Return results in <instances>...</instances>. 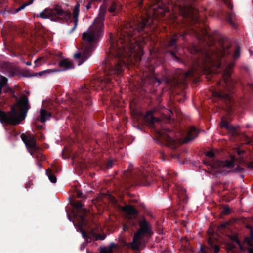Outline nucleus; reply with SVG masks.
<instances>
[{
	"instance_id": "1",
	"label": "nucleus",
	"mask_w": 253,
	"mask_h": 253,
	"mask_svg": "<svg viewBox=\"0 0 253 253\" xmlns=\"http://www.w3.org/2000/svg\"><path fill=\"white\" fill-rule=\"evenodd\" d=\"M150 17L148 15L136 18L133 21L126 23L118 31V39L115 42L113 39L110 41L111 55L102 62V67L105 75L110 76L103 80L100 79L88 80L84 86L79 88L78 95V110L74 112V119L75 125H85V117L82 110L84 105L90 106L92 100L89 95V90H96L97 87H102V84H110L112 76L120 75L123 72L126 66L131 60L130 52H133L131 47V38L137 33L142 35L146 33V29L150 26Z\"/></svg>"
},
{
	"instance_id": "2",
	"label": "nucleus",
	"mask_w": 253,
	"mask_h": 253,
	"mask_svg": "<svg viewBox=\"0 0 253 253\" xmlns=\"http://www.w3.org/2000/svg\"><path fill=\"white\" fill-rule=\"evenodd\" d=\"M231 47L230 43L222 42L219 50L210 52L195 45H193L191 50V53L194 55L193 61L191 70L186 73V77L192 76L194 73L198 72L206 73L210 71L212 66L221 68V59L231 54Z\"/></svg>"
},
{
	"instance_id": "3",
	"label": "nucleus",
	"mask_w": 253,
	"mask_h": 253,
	"mask_svg": "<svg viewBox=\"0 0 253 253\" xmlns=\"http://www.w3.org/2000/svg\"><path fill=\"white\" fill-rule=\"evenodd\" d=\"M122 210L127 215L126 222L123 227L124 231H133L137 228L138 225H139V229L134 233L132 241L130 244L133 250L139 251L142 245L143 238L150 237L153 234L151 226L144 216H139V212L134 206L126 205L122 208Z\"/></svg>"
},
{
	"instance_id": "4",
	"label": "nucleus",
	"mask_w": 253,
	"mask_h": 253,
	"mask_svg": "<svg viewBox=\"0 0 253 253\" xmlns=\"http://www.w3.org/2000/svg\"><path fill=\"white\" fill-rule=\"evenodd\" d=\"M234 64L228 65L222 73L223 84L226 91L219 90L213 93L214 96L225 102L228 109L231 112H239L243 109L248 104L249 100L248 97H241L239 100L235 101L231 95L234 93V89L237 84L231 77V71Z\"/></svg>"
},
{
	"instance_id": "5",
	"label": "nucleus",
	"mask_w": 253,
	"mask_h": 253,
	"mask_svg": "<svg viewBox=\"0 0 253 253\" xmlns=\"http://www.w3.org/2000/svg\"><path fill=\"white\" fill-rule=\"evenodd\" d=\"M105 11H100L98 17L95 19L94 23L91 25L88 30L82 34L83 41L82 47L84 48L83 55L78 52L74 54L76 60H80L78 63L80 65L85 61L91 55L94 50L93 43L103 34L104 21Z\"/></svg>"
},
{
	"instance_id": "6",
	"label": "nucleus",
	"mask_w": 253,
	"mask_h": 253,
	"mask_svg": "<svg viewBox=\"0 0 253 253\" xmlns=\"http://www.w3.org/2000/svg\"><path fill=\"white\" fill-rule=\"evenodd\" d=\"M72 205L76 211L72 212L73 216L67 213L68 219L73 223L77 231L82 233L83 238L88 242V239L91 240V238L84 229L87 225L86 215L88 211L80 200L73 202Z\"/></svg>"
},
{
	"instance_id": "7",
	"label": "nucleus",
	"mask_w": 253,
	"mask_h": 253,
	"mask_svg": "<svg viewBox=\"0 0 253 253\" xmlns=\"http://www.w3.org/2000/svg\"><path fill=\"white\" fill-rule=\"evenodd\" d=\"M37 17L42 19H50L54 21L72 22L71 12L64 10L60 6H56L53 8H46Z\"/></svg>"
},
{
	"instance_id": "8",
	"label": "nucleus",
	"mask_w": 253,
	"mask_h": 253,
	"mask_svg": "<svg viewBox=\"0 0 253 253\" xmlns=\"http://www.w3.org/2000/svg\"><path fill=\"white\" fill-rule=\"evenodd\" d=\"M159 141L163 145L175 149L176 148V140L175 132L169 128H164L162 130L157 131Z\"/></svg>"
},
{
	"instance_id": "9",
	"label": "nucleus",
	"mask_w": 253,
	"mask_h": 253,
	"mask_svg": "<svg viewBox=\"0 0 253 253\" xmlns=\"http://www.w3.org/2000/svg\"><path fill=\"white\" fill-rule=\"evenodd\" d=\"M18 107L19 112H18L16 108L14 106L11 108V110L14 109L15 111V119L17 122L16 125H18L20 122L25 119L28 111L30 108L29 103V100L28 97L25 94H23L20 99L18 100L16 104Z\"/></svg>"
},
{
	"instance_id": "10",
	"label": "nucleus",
	"mask_w": 253,
	"mask_h": 253,
	"mask_svg": "<svg viewBox=\"0 0 253 253\" xmlns=\"http://www.w3.org/2000/svg\"><path fill=\"white\" fill-rule=\"evenodd\" d=\"M178 39L177 34H174L165 44L166 51L169 53L171 58L177 62H180V58L176 55V52L178 50L177 41Z\"/></svg>"
},
{
	"instance_id": "11",
	"label": "nucleus",
	"mask_w": 253,
	"mask_h": 253,
	"mask_svg": "<svg viewBox=\"0 0 253 253\" xmlns=\"http://www.w3.org/2000/svg\"><path fill=\"white\" fill-rule=\"evenodd\" d=\"M130 180L134 182L144 186L150 185L151 182V177L146 175L145 173L136 169L129 172Z\"/></svg>"
},
{
	"instance_id": "12",
	"label": "nucleus",
	"mask_w": 253,
	"mask_h": 253,
	"mask_svg": "<svg viewBox=\"0 0 253 253\" xmlns=\"http://www.w3.org/2000/svg\"><path fill=\"white\" fill-rule=\"evenodd\" d=\"M15 117V111L14 108L8 112H5L0 109V122L1 123L15 126L17 122Z\"/></svg>"
},
{
	"instance_id": "13",
	"label": "nucleus",
	"mask_w": 253,
	"mask_h": 253,
	"mask_svg": "<svg viewBox=\"0 0 253 253\" xmlns=\"http://www.w3.org/2000/svg\"><path fill=\"white\" fill-rule=\"evenodd\" d=\"M206 165H209L212 167L218 169L220 167H227L229 169L232 168L234 167L235 164L232 160H226L221 161L220 160L212 159L209 162L206 163Z\"/></svg>"
},
{
	"instance_id": "14",
	"label": "nucleus",
	"mask_w": 253,
	"mask_h": 253,
	"mask_svg": "<svg viewBox=\"0 0 253 253\" xmlns=\"http://www.w3.org/2000/svg\"><path fill=\"white\" fill-rule=\"evenodd\" d=\"M20 137L27 148H31L34 150L37 149L36 140L34 136L30 135L29 137H27L25 134L23 133L21 135Z\"/></svg>"
},
{
	"instance_id": "15",
	"label": "nucleus",
	"mask_w": 253,
	"mask_h": 253,
	"mask_svg": "<svg viewBox=\"0 0 253 253\" xmlns=\"http://www.w3.org/2000/svg\"><path fill=\"white\" fill-rule=\"evenodd\" d=\"M59 66L61 69H54L55 72H59L61 71H65L70 69H74L75 67L74 64L68 59L61 60L59 62Z\"/></svg>"
},
{
	"instance_id": "16",
	"label": "nucleus",
	"mask_w": 253,
	"mask_h": 253,
	"mask_svg": "<svg viewBox=\"0 0 253 253\" xmlns=\"http://www.w3.org/2000/svg\"><path fill=\"white\" fill-rule=\"evenodd\" d=\"M201 30L196 29L193 27L189 28L188 29H186L183 33L180 34V36L184 40H185V36L186 35H193L197 39H200L202 37V34L201 33Z\"/></svg>"
},
{
	"instance_id": "17",
	"label": "nucleus",
	"mask_w": 253,
	"mask_h": 253,
	"mask_svg": "<svg viewBox=\"0 0 253 253\" xmlns=\"http://www.w3.org/2000/svg\"><path fill=\"white\" fill-rule=\"evenodd\" d=\"M176 5L178 8L180 13L184 17H187L190 16V7L187 4H185L183 1H182L181 3L177 1Z\"/></svg>"
},
{
	"instance_id": "18",
	"label": "nucleus",
	"mask_w": 253,
	"mask_h": 253,
	"mask_svg": "<svg viewBox=\"0 0 253 253\" xmlns=\"http://www.w3.org/2000/svg\"><path fill=\"white\" fill-rule=\"evenodd\" d=\"M164 79L166 83L171 87H176L179 83V81L176 76L167 75L164 77Z\"/></svg>"
},
{
	"instance_id": "19",
	"label": "nucleus",
	"mask_w": 253,
	"mask_h": 253,
	"mask_svg": "<svg viewBox=\"0 0 253 253\" xmlns=\"http://www.w3.org/2000/svg\"><path fill=\"white\" fill-rule=\"evenodd\" d=\"M198 134V131L195 126H192L187 132V136L185 139V142L187 143L195 138Z\"/></svg>"
},
{
	"instance_id": "20",
	"label": "nucleus",
	"mask_w": 253,
	"mask_h": 253,
	"mask_svg": "<svg viewBox=\"0 0 253 253\" xmlns=\"http://www.w3.org/2000/svg\"><path fill=\"white\" fill-rule=\"evenodd\" d=\"M79 5L77 4L75 7L73 11V17H74V25L73 27L70 30L69 33L71 34L72 33L76 28L78 24V16H79Z\"/></svg>"
},
{
	"instance_id": "21",
	"label": "nucleus",
	"mask_w": 253,
	"mask_h": 253,
	"mask_svg": "<svg viewBox=\"0 0 253 253\" xmlns=\"http://www.w3.org/2000/svg\"><path fill=\"white\" fill-rule=\"evenodd\" d=\"M51 116V112L47 111L45 109H41L40 114V121L41 122L43 123L49 120Z\"/></svg>"
},
{
	"instance_id": "22",
	"label": "nucleus",
	"mask_w": 253,
	"mask_h": 253,
	"mask_svg": "<svg viewBox=\"0 0 253 253\" xmlns=\"http://www.w3.org/2000/svg\"><path fill=\"white\" fill-rule=\"evenodd\" d=\"M208 243L209 246V249L211 251H213L214 253H218L219 252V246L215 244L214 241L211 238H209L208 240Z\"/></svg>"
},
{
	"instance_id": "23",
	"label": "nucleus",
	"mask_w": 253,
	"mask_h": 253,
	"mask_svg": "<svg viewBox=\"0 0 253 253\" xmlns=\"http://www.w3.org/2000/svg\"><path fill=\"white\" fill-rule=\"evenodd\" d=\"M220 126L222 128H226L228 131L231 133H235L236 131L235 127L229 124L228 122L225 120H222L220 122Z\"/></svg>"
},
{
	"instance_id": "24",
	"label": "nucleus",
	"mask_w": 253,
	"mask_h": 253,
	"mask_svg": "<svg viewBox=\"0 0 253 253\" xmlns=\"http://www.w3.org/2000/svg\"><path fill=\"white\" fill-rule=\"evenodd\" d=\"M243 243L246 244L249 247L253 246V233H250L249 236L244 238Z\"/></svg>"
},
{
	"instance_id": "25",
	"label": "nucleus",
	"mask_w": 253,
	"mask_h": 253,
	"mask_svg": "<svg viewBox=\"0 0 253 253\" xmlns=\"http://www.w3.org/2000/svg\"><path fill=\"white\" fill-rule=\"evenodd\" d=\"M52 170L50 168L46 170V174L48 177L49 180L53 183H55L57 181L56 177L52 173Z\"/></svg>"
},
{
	"instance_id": "26",
	"label": "nucleus",
	"mask_w": 253,
	"mask_h": 253,
	"mask_svg": "<svg viewBox=\"0 0 253 253\" xmlns=\"http://www.w3.org/2000/svg\"><path fill=\"white\" fill-rule=\"evenodd\" d=\"M232 240L233 242H234L238 245V246H239V247L240 248V250L241 251L244 252V251H246V247H244L242 243L239 240L237 236H234L232 237Z\"/></svg>"
},
{
	"instance_id": "27",
	"label": "nucleus",
	"mask_w": 253,
	"mask_h": 253,
	"mask_svg": "<svg viewBox=\"0 0 253 253\" xmlns=\"http://www.w3.org/2000/svg\"><path fill=\"white\" fill-rule=\"evenodd\" d=\"M234 14L232 11H229L226 13V20L230 24L234 25V23L233 22V18L234 17Z\"/></svg>"
},
{
	"instance_id": "28",
	"label": "nucleus",
	"mask_w": 253,
	"mask_h": 253,
	"mask_svg": "<svg viewBox=\"0 0 253 253\" xmlns=\"http://www.w3.org/2000/svg\"><path fill=\"white\" fill-rule=\"evenodd\" d=\"M19 76L25 77H31L36 76V75L31 74L29 71L27 70H19Z\"/></svg>"
},
{
	"instance_id": "29",
	"label": "nucleus",
	"mask_w": 253,
	"mask_h": 253,
	"mask_svg": "<svg viewBox=\"0 0 253 253\" xmlns=\"http://www.w3.org/2000/svg\"><path fill=\"white\" fill-rule=\"evenodd\" d=\"M240 56V48L238 45H237L234 49L233 57L234 59H238Z\"/></svg>"
},
{
	"instance_id": "30",
	"label": "nucleus",
	"mask_w": 253,
	"mask_h": 253,
	"mask_svg": "<svg viewBox=\"0 0 253 253\" xmlns=\"http://www.w3.org/2000/svg\"><path fill=\"white\" fill-rule=\"evenodd\" d=\"M186 191L183 188H180V190L179 191V196L182 198V196H184L183 198V200L185 202H187V197L185 196Z\"/></svg>"
},
{
	"instance_id": "31",
	"label": "nucleus",
	"mask_w": 253,
	"mask_h": 253,
	"mask_svg": "<svg viewBox=\"0 0 253 253\" xmlns=\"http://www.w3.org/2000/svg\"><path fill=\"white\" fill-rule=\"evenodd\" d=\"M118 6V3L116 1H113L111 3L110 6L108 8V11L111 13L115 12Z\"/></svg>"
},
{
	"instance_id": "32",
	"label": "nucleus",
	"mask_w": 253,
	"mask_h": 253,
	"mask_svg": "<svg viewBox=\"0 0 253 253\" xmlns=\"http://www.w3.org/2000/svg\"><path fill=\"white\" fill-rule=\"evenodd\" d=\"M8 80L7 78L3 76H0V86L4 87L6 86Z\"/></svg>"
},
{
	"instance_id": "33",
	"label": "nucleus",
	"mask_w": 253,
	"mask_h": 253,
	"mask_svg": "<svg viewBox=\"0 0 253 253\" xmlns=\"http://www.w3.org/2000/svg\"><path fill=\"white\" fill-rule=\"evenodd\" d=\"M229 224L230 223L229 222L222 223L217 227V229L219 231L221 232L222 230L226 228Z\"/></svg>"
},
{
	"instance_id": "34",
	"label": "nucleus",
	"mask_w": 253,
	"mask_h": 253,
	"mask_svg": "<svg viewBox=\"0 0 253 253\" xmlns=\"http://www.w3.org/2000/svg\"><path fill=\"white\" fill-rule=\"evenodd\" d=\"M221 1L229 9L232 10L233 5L231 3L230 0H221Z\"/></svg>"
},
{
	"instance_id": "35",
	"label": "nucleus",
	"mask_w": 253,
	"mask_h": 253,
	"mask_svg": "<svg viewBox=\"0 0 253 253\" xmlns=\"http://www.w3.org/2000/svg\"><path fill=\"white\" fill-rule=\"evenodd\" d=\"M45 62V60L44 59V58L43 57H40L38 59H37L35 61L34 63L36 64V66H40L42 65V63H44Z\"/></svg>"
},
{
	"instance_id": "36",
	"label": "nucleus",
	"mask_w": 253,
	"mask_h": 253,
	"mask_svg": "<svg viewBox=\"0 0 253 253\" xmlns=\"http://www.w3.org/2000/svg\"><path fill=\"white\" fill-rule=\"evenodd\" d=\"M11 76L14 77L15 76H19V70L17 69H13L9 73Z\"/></svg>"
},
{
	"instance_id": "37",
	"label": "nucleus",
	"mask_w": 253,
	"mask_h": 253,
	"mask_svg": "<svg viewBox=\"0 0 253 253\" xmlns=\"http://www.w3.org/2000/svg\"><path fill=\"white\" fill-rule=\"evenodd\" d=\"M158 8L161 10V11L158 12V14H160L162 16H164L166 12V10L164 6L163 5H158Z\"/></svg>"
},
{
	"instance_id": "38",
	"label": "nucleus",
	"mask_w": 253,
	"mask_h": 253,
	"mask_svg": "<svg viewBox=\"0 0 253 253\" xmlns=\"http://www.w3.org/2000/svg\"><path fill=\"white\" fill-rule=\"evenodd\" d=\"M33 2V0H31L28 3H25L24 4H23L20 7H19L18 8H17L16 9V12H18L20 11V10H21L22 9H24L26 6L32 3Z\"/></svg>"
},
{
	"instance_id": "39",
	"label": "nucleus",
	"mask_w": 253,
	"mask_h": 253,
	"mask_svg": "<svg viewBox=\"0 0 253 253\" xmlns=\"http://www.w3.org/2000/svg\"><path fill=\"white\" fill-rule=\"evenodd\" d=\"M56 71H54V69H48V70H45V71H42V72H40L38 73H35L34 74V75H36V76L37 75V74H38L40 76H42L45 73H52V72H55Z\"/></svg>"
},
{
	"instance_id": "40",
	"label": "nucleus",
	"mask_w": 253,
	"mask_h": 253,
	"mask_svg": "<svg viewBox=\"0 0 253 253\" xmlns=\"http://www.w3.org/2000/svg\"><path fill=\"white\" fill-rule=\"evenodd\" d=\"M245 169L241 167L239 165H237L236 168L233 169V172H242L244 171Z\"/></svg>"
},
{
	"instance_id": "41",
	"label": "nucleus",
	"mask_w": 253,
	"mask_h": 253,
	"mask_svg": "<svg viewBox=\"0 0 253 253\" xmlns=\"http://www.w3.org/2000/svg\"><path fill=\"white\" fill-rule=\"evenodd\" d=\"M221 213L223 214H224V215H228V214H229L230 213V208L228 206H226V207H224L223 210L222 211Z\"/></svg>"
},
{
	"instance_id": "42",
	"label": "nucleus",
	"mask_w": 253,
	"mask_h": 253,
	"mask_svg": "<svg viewBox=\"0 0 253 253\" xmlns=\"http://www.w3.org/2000/svg\"><path fill=\"white\" fill-rule=\"evenodd\" d=\"M246 90L253 92V84H248L245 89H244V91Z\"/></svg>"
},
{
	"instance_id": "43",
	"label": "nucleus",
	"mask_w": 253,
	"mask_h": 253,
	"mask_svg": "<svg viewBox=\"0 0 253 253\" xmlns=\"http://www.w3.org/2000/svg\"><path fill=\"white\" fill-rule=\"evenodd\" d=\"M205 155L206 156H208L209 158H211V159L213 158L214 157V155H215L214 153L212 151H207L205 153Z\"/></svg>"
},
{
	"instance_id": "44",
	"label": "nucleus",
	"mask_w": 253,
	"mask_h": 253,
	"mask_svg": "<svg viewBox=\"0 0 253 253\" xmlns=\"http://www.w3.org/2000/svg\"><path fill=\"white\" fill-rule=\"evenodd\" d=\"M113 162L112 160H109L105 163V167L106 169H110L112 167Z\"/></svg>"
},
{
	"instance_id": "45",
	"label": "nucleus",
	"mask_w": 253,
	"mask_h": 253,
	"mask_svg": "<svg viewBox=\"0 0 253 253\" xmlns=\"http://www.w3.org/2000/svg\"><path fill=\"white\" fill-rule=\"evenodd\" d=\"M152 79L154 84L157 83L158 85H159L161 83V80L159 78L156 77L155 76H154Z\"/></svg>"
},
{
	"instance_id": "46",
	"label": "nucleus",
	"mask_w": 253,
	"mask_h": 253,
	"mask_svg": "<svg viewBox=\"0 0 253 253\" xmlns=\"http://www.w3.org/2000/svg\"><path fill=\"white\" fill-rule=\"evenodd\" d=\"M160 120L158 118H155L153 116L151 117L150 122L153 126H154V123L155 122H158Z\"/></svg>"
},
{
	"instance_id": "47",
	"label": "nucleus",
	"mask_w": 253,
	"mask_h": 253,
	"mask_svg": "<svg viewBox=\"0 0 253 253\" xmlns=\"http://www.w3.org/2000/svg\"><path fill=\"white\" fill-rule=\"evenodd\" d=\"M116 247V245L114 243H111L110 244L109 247L107 248L109 251H110L111 253L113 252V249L115 248Z\"/></svg>"
},
{
	"instance_id": "48",
	"label": "nucleus",
	"mask_w": 253,
	"mask_h": 253,
	"mask_svg": "<svg viewBox=\"0 0 253 253\" xmlns=\"http://www.w3.org/2000/svg\"><path fill=\"white\" fill-rule=\"evenodd\" d=\"M50 169L52 171V173H53V174L54 173L57 172L58 171V168L56 166H52V169Z\"/></svg>"
},
{
	"instance_id": "49",
	"label": "nucleus",
	"mask_w": 253,
	"mask_h": 253,
	"mask_svg": "<svg viewBox=\"0 0 253 253\" xmlns=\"http://www.w3.org/2000/svg\"><path fill=\"white\" fill-rule=\"evenodd\" d=\"M101 253H111L106 248H101L100 250Z\"/></svg>"
},
{
	"instance_id": "50",
	"label": "nucleus",
	"mask_w": 253,
	"mask_h": 253,
	"mask_svg": "<svg viewBox=\"0 0 253 253\" xmlns=\"http://www.w3.org/2000/svg\"><path fill=\"white\" fill-rule=\"evenodd\" d=\"M246 228L250 230V233H253V226L252 225L247 224L246 225Z\"/></svg>"
},
{
	"instance_id": "51",
	"label": "nucleus",
	"mask_w": 253,
	"mask_h": 253,
	"mask_svg": "<svg viewBox=\"0 0 253 253\" xmlns=\"http://www.w3.org/2000/svg\"><path fill=\"white\" fill-rule=\"evenodd\" d=\"M246 251H248V253H253V247H246Z\"/></svg>"
},
{
	"instance_id": "52",
	"label": "nucleus",
	"mask_w": 253,
	"mask_h": 253,
	"mask_svg": "<svg viewBox=\"0 0 253 253\" xmlns=\"http://www.w3.org/2000/svg\"><path fill=\"white\" fill-rule=\"evenodd\" d=\"M9 90H10V92H11V93H12V94L14 93V91L13 90L11 89L10 88L6 89V90H4V92H8ZM13 97L15 98L16 99H17V96L16 95H15L14 94L13 95Z\"/></svg>"
},
{
	"instance_id": "53",
	"label": "nucleus",
	"mask_w": 253,
	"mask_h": 253,
	"mask_svg": "<svg viewBox=\"0 0 253 253\" xmlns=\"http://www.w3.org/2000/svg\"><path fill=\"white\" fill-rule=\"evenodd\" d=\"M204 248V246L202 245L201 246L200 250V253H208L207 251L205 250Z\"/></svg>"
},
{
	"instance_id": "54",
	"label": "nucleus",
	"mask_w": 253,
	"mask_h": 253,
	"mask_svg": "<svg viewBox=\"0 0 253 253\" xmlns=\"http://www.w3.org/2000/svg\"><path fill=\"white\" fill-rule=\"evenodd\" d=\"M77 196L79 198H83L84 195L82 192L81 191H77L76 193Z\"/></svg>"
},
{
	"instance_id": "55",
	"label": "nucleus",
	"mask_w": 253,
	"mask_h": 253,
	"mask_svg": "<svg viewBox=\"0 0 253 253\" xmlns=\"http://www.w3.org/2000/svg\"><path fill=\"white\" fill-rule=\"evenodd\" d=\"M106 237V236L105 235H98V239L101 240H104Z\"/></svg>"
},
{
	"instance_id": "56",
	"label": "nucleus",
	"mask_w": 253,
	"mask_h": 253,
	"mask_svg": "<svg viewBox=\"0 0 253 253\" xmlns=\"http://www.w3.org/2000/svg\"><path fill=\"white\" fill-rule=\"evenodd\" d=\"M208 234H209L210 236L213 237V235H214V231H210V229H209V231H208Z\"/></svg>"
},
{
	"instance_id": "57",
	"label": "nucleus",
	"mask_w": 253,
	"mask_h": 253,
	"mask_svg": "<svg viewBox=\"0 0 253 253\" xmlns=\"http://www.w3.org/2000/svg\"><path fill=\"white\" fill-rule=\"evenodd\" d=\"M37 164L40 168H41L42 167V163L41 162H37Z\"/></svg>"
},
{
	"instance_id": "58",
	"label": "nucleus",
	"mask_w": 253,
	"mask_h": 253,
	"mask_svg": "<svg viewBox=\"0 0 253 253\" xmlns=\"http://www.w3.org/2000/svg\"><path fill=\"white\" fill-rule=\"evenodd\" d=\"M30 185H31V183L30 182H29L28 183H26L25 187L26 188H30Z\"/></svg>"
},
{
	"instance_id": "59",
	"label": "nucleus",
	"mask_w": 253,
	"mask_h": 253,
	"mask_svg": "<svg viewBox=\"0 0 253 253\" xmlns=\"http://www.w3.org/2000/svg\"><path fill=\"white\" fill-rule=\"evenodd\" d=\"M248 166L249 168H253V162L249 163Z\"/></svg>"
},
{
	"instance_id": "60",
	"label": "nucleus",
	"mask_w": 253,
	"mask_h": 253,
	"mask_svg": "<svg viewBox=\"0 0 253 253\" xmlns=\"http://www.w3.org/2000/svg\"><path fill=\"white\" fill-rule=\"evenodd\" d=\"M90 4H91V3H89L86 5V7L87 9H90V7H91Z\"/></svg>"
},
{
	"instance_id": "61",
	"label": "nucleus",
	"mask_w": 253,
	"mask_h": 253,
	"mask_svg": "<svg viewBox=\"0 0 253 253\" xmlns=\"http://www.w3.org/2000/svg\"><path fill=\"white\" fill-rule=\"evenodd\" d=\"M40 157H42V154H39L38 155H37L36 156V158L37 159H39V158Z\"/></svg>"
},
{
	"instance_id": "62",
	"label": "nucleus",
	"mask_w": 253,
	"mask_h": 253,
	"mask_svg": "<svg viewBox=\"0 0 253 253\" xmlns=\"http://www.w3.org/2000/svg\"><path fill=\"white\" fill-rule=\"evenodd\" d=\"M169 117L170 118L171 117L170 115H171V114H173V112L171 110H169Z\"/></svg>"
},
{
	"instance_id": "63",
	"label": "nucleus",
	"mask_w": 253,
	"mask_h": 253,
	"mask_svg": "<svg viewBox=\"0 0 253 253\" xmlns=\"http://www.w3.org/2000/svg\"><path fill=\"white\" fill-rule=\"evenodd\" d=\"M60 58H61V56H60L59 55H57L55 57V58H56L57 60L59 59Z\"/></svg>"
},
{
	"instance_id": "64",
	"label": "nucleus",
	"mask_w": 253,
	"mask_h": 253,
	"mask_svg": "<svg viewBox=\"0 0 253 253\" xmlns=\"http://www.w3.org/2000/svg\"><path fill=\"white\" fill-rule=\"evenodd\" d=\"M26 64L28 66H29V65H31V62H27L26 63Z\"/></svg>"
}]
</instances>
